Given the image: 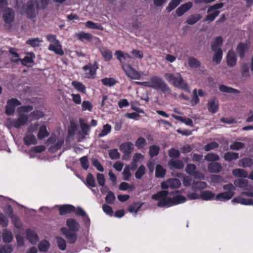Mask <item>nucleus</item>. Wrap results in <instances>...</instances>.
<instances>
[{
	"instance_id": "obj_21",
	"label": "nucleus",
	"mask_w": 253,
	"mask_h": 253,
	"mask_svg": "<svg viewBox=\"0 0 253 253\" xmlns=\"http://www.w3.org/2000/svg\"><path fill=\"white\" fill-rule=\"evenodd\" d=\"M28 120L27 116L21 114L16 121H13L12 122L13 126L16 128H19L21 126L25 124Z\"/></svg>"
},
{
	"instance_id": "obj_48",
	"label": "nucleus",
	"mask_w": 253,
	"mask_h": 253,
	"mask_svg": "<svg viewBox=\"0 0 253 253\" xmlns=\"http://www.w3.org/2000/svg\"><path fill=\"white\" fill-rule=\"evenodd\" d=\"M246 144L244 143L235 141L230 145V149L232 150L238 151L244 148Z\"/></svg>"
},
{
	"instance_id": "obj_59",
	"label": "nucleus",
	"mask_w": 253,
	"mask_h": 253,
	"mask_svg": "<svg viewBox=\"0 0 253 253\" xmlns=\"http://www.w3.org/2000/svg\"><path fill=\"white\" fill-rule=\"evenodd\" d=\"M12 250L13 248L10 245H0V253H11Z\"/></svg>"
},
{
	"instance_id": "obj_20",
	"label": "nucleus",
	"mask_w": 253,
	"mask_h": 253,
	"mask_svg": "<svg viewBox=\"0 0 253 253\" xmlns=\"http://www.w3.org/2000/svg\"><path fill=\"white\" fill-rule=\"evenodd\" d=\"M60 214L64 215L73 212L75 210V207L71 205H65L59 207Z\"/></svg>"
},
{
	"instance_id": "obj_11",
	"label": "nucleus",
	"mask_w": 253,
	"mask_h": 253,
	"mask_svg": "<svg viewBox=\"0 0 253 253\" xmlns=\"http://www.w3.org/2000/svg\"><path fill=\"white\" fill-rule=\"evenodd\" d=\"M2 18L6 24H11L14 21L15 18L14 10L9 7L4 8L2 12Z\"/></svg>"
},
{
	"instance_id": "obj_5",
	"label": "nucleus",
	"mask_w": 253,
	"mask_h": 253,
	"mask_svg": "<svg viewBox=\"0 0 253 253\" xmlns=\"http://www.w3.org/2000/svg\"><path fill=\"white\" fill-rule=\"evenodd\" d=\"M21 102L17 98H11L6 102L5 111H15V108L18 107L16 111H32L33 107L30 105L20 106Z\"/></svg>"
},
{
	"instance_id": "obj_34",
	"label": "nucleus",
	"mask_w": 253,
	"mask_h": 253,
	"mask_svg": "<svg viewBox=\"0 0 253 253\" xmlns=\"http://www.w3.org/2000/svg\"><path fill=\"white\" fill-rule=\"evenodd\" d=\"M80 127L82 131L81 134L84 135H87L89 133V126L84 122V120L82 119H80Z\"/></svg>"
},
{
	"instance_id": "obj_36",
	"label": "nucleus",
	"mask_w": 253,
	"mask_h": 253,
	"mask_svg": "<svg viewBox=\"0 0 253 253\" xmlns=\"http://www.w3.org/2000/svg\"><path fill=\"white\" fill-rule=\"evenodd\" d=\"M72 85L78 91H80L83 93H85L86 87L82 83L75 81L72 82Z\"/></svg>"
},
{
	"instance_id": "obj_1",
	"label": "nucleus",
	"mask_w": 253,
	"mask_h": 253,
	"mask_svg": "<svg viewBox=\"0 0 253 253\" xmlns=\"http://www.w3.org/2000/svg\"><path fill=\"white\" fill-rule=\"evenodd\" d=\"M182 191L176 190L170 193V194H176L172 198H171L168 196L169 193V191L163 190L153 195L152 199L159 201L157 205L159 207H170L174 205H178L184 203L186 201V198L179 194L182 193Z\"/></svg>"
},
{
	"instance_id": "obj_12",
	"label": "nucleus",
	"mask_w": 253,
	"mask_h": 253,
	"mask_svg": "<svg viewBox=\"0 0 253 253\" xmlns=\"http://www.w3.org/2000/svg\"><path fill=\"white\" fill-rule=\"evenodd\" d=\"M122 67L126 74L128 77L134 80L140 79L141 77L140 74L136 70L132 68L131 66L126 64L124 65Z\"/></svg>"
},
{
	"instance_id": "obj_16",
	"label": "nucleus",
	"mask_w": 253,
	"mask_h": 253,
	"mask_svg": "<svg viewBox=\"0 0 253 253\" xmlns=\"http://www.w3.org/2000/svg\"><path fill=\"white\" fill-rule=\"evenodd\" d=\"M192 6V3L190 1L184 3L178 7L176 10V14L180 17L188 11Z\"/></svg>"
},
{
	"instance_id": "obj_15",
	"label": "nucleus",
	"mask_w": 253,
	"mask_h": 253,
	"mask_svg": "<svg viewBox=\"0 0 253 253\" xmlns=\"http://www.w3.org/2000/svg\"><path fill=\"white\" fill-rule=\"evenodd\" d=\"M227 64L228 66L233 67L237 63V56L233 50H230L226 57Z\"/></svg>"
},
{
	"instance_id": "obj_28",
	"label": "nucleus",
	"mask_w": 253,
	"mask_h": 253,
	"mask_svg": "<svg viewBox=\"0 0 253 253\" xmlns=\"http://www.w3.org/2000/svg\"><path fill=\"white\" fill-rule=\"evenodd\" d=\"M76 37L78 40L82 42H84V40L90 42L93 38V36L91 34L85 33L83 31L76 34Z\"/></svg>"
},
{
	"instance_id": "obj_6",
	"label": "nucleus",
	"mask_w": 253,
	"mask_h": 253,
	"mask_svg": "<svg viewBox=\"0 0 253 253\" xmlns=\"http://www.w3.org/2000/svg\"><path fill=\"white\" fill-rule=\"evenodd\" d=\"M38 9H40V6L38 0H30L28 1L25 9L27 18L30 19L35 18Z\"/></svg>"
},
{
	"instance_id": "obj_58",
	"label": "nucleus",
	"mask_w": 253,
	"mask_h": 253,
	"mask_svg": "<svg viewBox=\"0 0 253 253\" xmlns=\"http://www.w3.org/2000/svg\"><path fill=\"white\" fill-rule=\"evenodd\" d=\"M205 159L209 162L217 161L219 160V157L213 153H209L205 156Z\"/></svg>"
},
{
	"instance_id": "obj_50",
	"label": "nucleus",
	"mask_w": 253,
	"mask_h": 253,
	"mask_svg": "<svg viewBox=\"0 0 253 253\" xmlns=\"http://www.w3.org/2000/svg\"><path fill=\"white\" fill-rule=\"evenodd\" d=\"M49 247L50 243L48 241L42 240L40 242L39 245V249L41 252H46L48 250Z\"/></svg>"
},
{
	"instance_id": "obj_23",
	"label": "nucleus",
	"mask_w": 253,
	"mask_h": 253,
	"mask_svg": "<svg viewBox=\"0 0 253 253\" xmlns=\"http://www.w3.org/2000/svg\"><path fill=\"white\" fill-rule=\"evenodd\" d=\"M223 39L221 36H218L213 40L211 43V48L212 51L218 50V48L222 45Z\"/></svg>"
},
{
	"instance_id": "obj_9",
	"label": "nucleus",
	"mask_w": 253,
	"mask_h": 253,
	"mask_svg": "<svg viewBox=\"0 0 253 253\" xmlns=\"http://www.w3.org/2000/svg\"><path fill=\"white\" fill-rule=\"evenodd\" d=\"M133 148V144L130 142H126L121 144L120 150L124 153L123 160H127L130 159Z\"/></svg>"
},
{
	"instance_id": "obj_61",
	"label": "nucleus",
	"mask_w": 253,
	"mask_h": 253,
	"mask_svg": "<svg viewBox=\"0 0 253 253\" xmlns=\"http://www.w3.org/2000/svg\"><path fill=\"white\" fill-rule=\"evenodd\" d=\"M123 174L124 175V179L125 180L128 181L129 180V178L131 176V174L130 172V168L129 166L125 167L123 172Z\"/></svg>"
},
{
	"instance_id": "obj_35",
	"label": "nucleus",
	"mask_w": 253,
	"mask_h": 253,
	"mask_svg": "<svg viewBox=\"0 0 253 253\" xmlns=\"http://www.w3.org/2000/svg\"><path fill=\"white\" fill-rule=\"evenodd\" d=\"M219 89L220 91L223 92L229 93H239L240 91L233 88L232 87H228L225 85L222 84L219 86Z\"/></svg>"
},
{
	"instance_id": "obj_33",
	"label": "nucleus",
	"mask_w": 253,
	"mask_h": 253,
	"mask_svg": "<svg viewBox=\"0 0 253 253\" xmlns=\"http://www.w3.org/2000/svg\"><path fill=\"white\" fill-rule=\"evenodd\" d=\"M224 158L225 161L231 162L238 159L239 158V154L233 152H226L224 154Z\"/></svg>"
},
{
	"instance_id": "obj_43",
	"label": "nucleus",
	"mask_w": 253,
	"mask_h": 253,
	"mask_svg": "<svg viewBox=\"0 0 253 253\" xmlns=\"http://www.w3.org/2000/svg\"><path fill=\"white\" fill-rule=\"evenodd\" d=\"M200 196L203 200H211L214 198L215 194L211 191L205 190L201 193Z\"/></svg>"
},
{
	"instance_id": "obj_24",
	"label": "nucleus",
	"mask_w": 253,
	"mask_h": 253,
	"mask_svg": "<svg viewBox=\"0 0 253 253\" xmlns=\"http://www.w3.org/2000/svg\"><path fill=\"white\" fill-rule=\"evenodd\" d=\"M232 174L236 177L245 178L248 177V172L243 169H236L232 170Z\"/></svg>"
},
{
	"instance_id": "obj_52",
	"label": "nucleus",
	"mask_w": 253,
	"mask_h": 253,
	"mask_svg": "<svg viewBox=\"0 0 253 253\" xmlns=\"http://www.w3.org/2000/svg\"><path fill=\"white\" fill-rule=\"evenodd\" d=\"M147 145V142L142 137H139L136 141L135 145L138 149L143 148Z\"/></svg>"
},
{
	"instance_id": "obj_47",
	"label": "nucleus",
	"mask_w": 253,
	"mask_h": 253,
	"mask_svg": "<svg viewBox=\"0 0 253 253\" xmlns=\"http://www.w3.org/2000/svg\"><path fill=\"white\" fill-rule=\"evenodd\" d=\"M85 26L90 29L103 30V27L100 24L94 23L91 21H88L85 23Z\"/></svg>"
},
{
	"instance_id": "obj_2",
	"label": "nucleus",
	"mask_w": 253,
	"mask_h": 253,
	"mask_svg": "<svg viewBox=\"0 0 253 253\" xmlns=\"http://www.w3.org/2000/svg\"><path fill=\"white\" fill-rule=\"evenodd\" d=\"M166 79L173 86L183 89L185 90L188 89V85L183 79L180 74L174 75L171 73H167L165 75Z\"/></svg>"
},
{
	"instance_id": "obj_3",
	"label": "nucleus",
	"mask_w": 253,
	"mask_h": 253,
	"mask_svg": "<svg viewBox=\"0 0 253 253\" xmlns=\"http://www.w3.org/2000/svg\"><path fill=\"white\" fill-rule=\"evenodd\" d=\"M166 79L173 86L183 89L185 90L188 89V85L183 79L180 74L174 75L171 73H167L165 75Z\"/></svg>"
},
{
	"instance_id": "obj_30",
	"label": "nucleus",
	"mask_w": 253,
	"mask_h": 253,
	"mask_svg": "<svg viewBox=\"0 0 253 253\" xmlns=\"http://www.w3.org/2000/svg\"><path fill=\"white\" fill-rule=\"evenodd\" d=\"M202 18V16L200 14H192L186 20L185 23L188 25H193L197 23Z\"/></svg>"
},
{
	"instance_id": "obj_45",
	"label": "nucleus",
	"mask_w": 253,
	"mask_h": 253,
	"mask_svg": "<svg viewBox=\"0 0 253 253\" xmlns=\"http://www.w3.org/2000/svg\"><path fill=\"white\" fill-rule=\"evenodd\" d=\"M207 187V184L204 181L193 182L192 184V188L194 190H202Z\"/></svg>"
},
{
	"instance_id": "obj_14",
	"label": "nucleus",
	"mask_w": 253,
	"mask_h": 253,
	"mask_svg": "<svg viewBox=\"0 0 253 253\" xmlns=\"http://www.w3.org/2000/svg\"><path fill=\"white\" fill-rule=\"evenodd\" d=\"M30 56H26L24 57L23 59L18 58L16 60H13L12 61L15 63L20 61L23 66H31L30 64L33 63V59L35 57V56L34 53L33 52L30 53Z\"/></svg>"
},
{
	"instance_id": "obj_10",
	"label": "nucleus",
	"mask_w": 253,
	"mask_h": 253,
	"mask_svg": "<svg viewBox=\"0 0 253 253\" xmlns=\"http://www.w3.org/2000/svg\"><path fill=\"white\" fill-rule=\"evenodd\" d=\"M180 180L176 178H170L161 183V187L163 189L177 188L180 187Z\"/></svg>"
},
{
	"instance_id": "obj_26",
	"label": "nucleus",
	"mask_w": 253,
	"mask_h": 253,
	"mask_svg": "<svg viewBox=\"0 0 253 253\" xmlns=\"http://www.w3.org/2000/svg\"><path fill=\"white\" fill-rule=\"evenodd\" d=\"M208 170L212 173H218L221 171L222 167L221 165L218 163H211L208 166Z\"/></svg>"
},
{
	"instance_id": "obj_13",
	"label": "nucleus",
	"mask_w": 253,
	"mask_h": 253,
	"mask_svg": "<svg viewBox=\"0 0 253 253\" xmlns=\"http://www.w3.org/2000/svg\"><path fill=\"white\" fill-rule=\"evenodd\" d=\"M61 231L66 237L69 243L72 244L76 242L77 236L76 232L69 231V230L66 228H62Z\"/></svg>"
},
{
	"instance_id": "obj_37",
	"label": "nucleus",
	"mask_w": 253,
	"mask_h": 253,
	"mask_svg": "<svg viewBox=\"0 0 253 253\" xmlns=\"http://www.w3.org/2000/svg\"><path fill=\"white\" fill-rule=\"evenodd\" d=\"M213 51L214 52L212 58L213 61L216 64L220 63L222 58V50L221 48H218V50Z\"/></svg>"
},
{
	"instance_id": "obj_25",
	"label": "nucleus",
	"mask_w": 253,
	"mask_h": 253,
	"mask_svg": "<svg viewBox=\"0 0 253 253\" xmlns=\"http://www.w3.org/2000/svg\"><path fill=\"white\" fill-rule=\"evenodd\" d=\"M169 165L171 169L172 168L182 169L184 167V164L182 161L173 159L169 161Z\"/></svg>"
},
{
	"instance_id": "obj_18",
	"label": "nucleus",
	"mask_w": 253,
	"mask_h": 253,
	"mask_svg": "<svg viewBox=\"0 0 253 253\" xmlns=\"http://www.w3.org/2000/svg\"><path fill=\"white\" fill-rule=\"evenodd\" d=\"M66 225L69 231L76 232L79 231L80 224L74 219L69 218L66 220Z\"/></svg>"
},
{
	"instance_id": "obj_62",
	"label": "nucleus",
	"mask_w": 253,
	"mask_h": 253,
	"mask_svg": "<svg viewBox=\"0 0 253 253\" xmlns=\"http://www.w3.org/2000/svg\"><path fill=\"white\" fill-rule=\"evenodd\" d=\"M224 190L226 191V193L232 194V196L233 197L234 195V191L236 189L235 186L229 183L223 186Z\"/></svg>"
},
{
	"instance_id": "obj_38",
	"label": "nucleus",
	"mask_w": 253,
	"mask_h": 253,
	"mask_svg": "<svg viewBox=\"0 0 253 253\" xmlns=\"http://www.w3.org/2000/svg\"><path fill=\"white\" fill-rule=\"evenodd\" d=\"M188 66L191 68H198L201 66L200 62L196 58L190 57L188 59Z\"/></svg>"
},
{
	"instance_id": "obj_29",
	"label": "nucleus",
	"mask_w": 253,
	"mask_h": 253,
	"mask_svg": "<svg viewBox=\"0 0 253 253\" xmlns=\"http://www.w3.org/2000/svg\"><path fill=\"white\" fill-rule=\"evenodd\" d=\"M2 236L3 241L5 243L11 242L13 238L11 232L6 229L2 231Z\"/></svg>"
},
{
	"instance_id": "obj_7",
	"label": "nucleus",
	"mask_w": 253,
	"mask_h": 253,
	"mask_svg": "<svg viewBox=\"0 0 253 253\" xmlns=\"http://www.w3.org/2000/svg\"><path fill=\"white\" fill-rule=\"evenodd\" d=\"M151 82L152 88L155 89H161L164 93L169 91V88L162 78L157 76H153L151 78Z\"/></svg>"
},
{
	"instance_id": "obj_41",
	"label": "nucleus",
	"mask_w": 253,
	"mask_h": 253,
	"mask_svg": "<svg viewBox=\"0 0 253 253\" xmlns=\"http://www.w3.org/2000/svg\"><path fill=\"white\" fill-rule=\"evenodd\" d=\"M101 82L104 85L112 87L116 84L117 81L113 78H105L101 80Z\"/></svg>"
},
{
	"instance_id": "obj_31",
	"label": "nucleus",
	"mask_w": 253,
	"mask_h": 253,
	"mask_svg": "<svg viewBox=\"0 0 253 253\" xmlns=\"http://www.w3.org/2000/svg\"><path fill=\"white\" fill-rule=\"evenodd\" d=\"M101 55L106 61H109L112 58V51L106 47H103L100 49Z\"/></svg>"
},
{
	"instance_id": "obj_56",
	"label": "nucleus",
	"mask_w": 253,
	"mask_h": 253,
	"mask_svg": "<svg viewBox=\"0 0 253 253\" xmlns=\"http://www.w3.org/2000/svg\"><path fill=\"white\" fill-rule=\"evenodd\" d=\"M111 126L108 124L103 126V129L101 132L99 133L98 136L101 137L107 135L111 130Z\"/></svg>"
},
{
	"instance_id": "obj_8",
	"label": "nucleus",
	"mask_w": 253,
	"mask_h": 253,
	"mask_svg": "<svg viewBox=\"0 0 253 253\" xmlns=\"http://www.w3.org/2000/svg\"><path fill=\"white\" fill-rule=\"evenodd\" d=\"M98 68L97 63L95 62L94 63H89L84 65L83 68L84 71V77L87 79H94L96 76V72Z\"/></svg>"
},
{
	"instance_id": "obj_49",
	"label": "nucleus",
	"mask_w": 253,
	"mask_h": 253,
	"mask_svg": "<svg viewBox=\"0 0 253 253\" xmlns=\"http://www.w3.org/2000/svg\"><path fill=\"white\" fill-rule=\"evenodd\" d=\"M49 133L47 131L45 126H42L40 127L39 132L38 134L39 139H42L43 138L48 136Z\"/></svg>"
},
{
	"instance_id": "obj_32",
	"label": "nucleus",
	"mask_w": 253,
	"mask_h": 253,
	"mask_svg": "<svg viewBox=\"0 0 253 253\" xmlns=\"http://www.w3.org/2000/svg\"><path fill=\"white\" fill-rule=\"evenodd\" d=\"M209 111H217L218 108V101L215 97L211 98L208 102Z\"/></svg>"
},
{
	"instance_id": "obj_44",
	"label": "nucleus",
	"mask_w": 253,
	"mask_h": 253,
	"mask_svg": "<svg viewBox=\"0 0 253 253\" xmlns=\"http://www.w3.org/2000/svg\"><path fill=\"white\" fill-rule=\"evenodd\" d=\"M182 0H171L168 6L166 7L168 12H170L174 9L181 2Z\"/></svg>"
},
{
	"instance_id": "obj_46",
	"label": "nucleus",
	"mask_w": 253,
	"mask_h": 253,
	"mask_svg": "<svg viewBox=\"0 0 253 253\" xmlns=\"http://www.w3.org/2000/svg\"><path fill=\"white\" fill-rule=\"evenodd\" d=\"M85 184L88 187H94L96 186L94 177L91 173H88L86 176Z\"/></svg>"
},
{
	"instance_id": "obj_51",
	"label": "nucleus",
	"mask_w": 253,
	"mask_h": 253,
	"mask_svg": "<svg viewBox=\"0 0 253 253\" xmlns=\"http://www.w3.org/2000/svg\"><path fill=\"white\" fill-rule=\"evenodd\" d=\"M56 241L57 246L62 251H65L66 249V241L60 237H56Z\"/></svg>"
},
{
	"instance_id": "obj_17",
	"label": "nucleus",
	"mask_w": 253,
	"mask_h": 253,
	"mask_svg": "<svg viewBox=\"0 0 253 253\" xmlns=\"http://www.w3.org/2000/svg\"><path fill=\"white\" fill-rule=\"evenodd\" d=\"M249 47L247 43L243 42L238 43L236 50L241 59H243L245 57V53L249 50Z\"/></svg>"
},
{
	"instance_id": "obj_42",
	"label": "nucleus",
	"mask_w": 253,
	"mask_h": 253,
	"mask_svg": "<svg viewBox=\"0 0 253 253\" xmlns=\"http://www.w3.org/2000/svg\"><path fill=\"white\" fill-rule=\"evenodd\" d=\"M24 139L25 143L27 145L36 144L37 143L36 137L33 134H29L27 135Z\"/></svg>"
},
{
	"instance_id": "obj_27",
	"label": "nucleus",
	"mask_w": 253,
	"mask_h": 253,
	"mask_svg": "<svg viewBox=\"0 0 253 253\" xmlns=\"http://www.w3.org/2000/svg\"><path fill=\"white\" fill-rule=\"evenodd\" d=\"M55 45L50 44L48 46V49L51 51H54L56 54L62 56L64 55V52L62 49L61 45L59 42L58 44H55Z\"/></svg>"
},
{
	"instance_id": "obj_19",
	"label": "nucleus",
	"mask_w": 253,
	"mask_h": 253,
	"mask_svg": "<svg viewBox=\"0 0 253 253\" xmlns=\"http://www.w3.org/2000/svg\"><path fill=\"white\" fill-rule=\"evenodd\" d=\"M27 239L32 244H35L38 241L39 238L37 234L35 231L27 229L26 232Z\"/></svg>"
},
{
	"instance_id": "obj_54",
	"label": "nucleus",
	"mask_w": 253,
	"mask_h": 253,
	"mask_svg": "<svg viewBox=\"0 0 253 253\" xmlns=\"http://www.w3.org/2000/svg\"><path fill=\"white\" fill-rule=\"evenodd\" d=\"M160 147L156 145L151 146L149 147V155L151 158L157 156L159 153Z\"/></svg>"
},
{
	"instance_id": "obj_40",
	"label": "nucleus",
	"mask_w": 253,
	"mask_h": 253,
	"mask_svg": "<svg viewBox=\"0 0 253 253\" xmlns=\"http://www.w3.org/2000/svg\"><path fill=\"white\" fill-rule=\"evenodd\" d=\"M232 197V194L225 192L217 194L215 197V199L218 201H224L230 200Z\"/></svg>"
},
{
	"instance_id": "obj_4",
	"label": "nucleus",
	"mask_w": 253,
	"mask_h": 253,
	"mask_svg": "<svg viewBox=\"0 0 253 253\" xmlns=\"http://www.w3.org/2000/svg\"><path fill=\"white\" fill-rule=\"evenodd\" d=\"M234 184L235 186L246 190L242 192V195L253 198V185L250 184L248 180L245 178H239L234 181Z\"/></svg>"
},
{
	"instance_id": "obj_53",
	"label": "nucleus",
	"mask_w": 253,
	"mask_h": 253,
	"mask_svg": "<svg viewBox=\"0 0 253 253\" xmlns=\"http://www.w3.org/2000/svg\"><path fill=\"white\" fill-rule=\"evenodd\" d=\"M166 174V170L160 165L156 166L155 175L157 177H163Z\"/></svg>"
},
{
	"instance_id": "obj_60",
	"label": "nucleus",
	"mask_w": 253,
	"mask_h": 253,
	"mask_svg": "<svg viewBox=\"0 0 253 253\" xmlns=\"http://www.w3.org/2000/svg\"><path fill=\"white\" fill-rule=\"evenodd\" d=\"M145 168L143 165L140 166L136 172H135V176L137 179H140L143 175L145 173Z\"/></svg>"
},
{
	"instance_id": "obj_22",
	"label": "nucleus",
	"mask_w": 253,
	"mask_h": 253,
	"mask_svg": "<svg viewBox=\"0 0 253 253\" xmlns=\"http://www.w3.org/2000/svg\"><path fill=\"white\" fill-rule=\"evenodd\" d=\"M232 202L234 203H239L245 205H253V200L252 199L244 198L241 196L234 198Z\"/></svg>"
},
{
	"instance_id": "obj_55",
	"label": "nucleus",
	"mask_w": 253,
	"mask_h": 253,
	"mask_svg": "<svg viewBox=\"0 0 253 253\" xmlns=\"http://www.w3.org/2000/svg\"><path fill=\"white\" fill-rule=\"evenodd\" d=\"M142 206V204L139 203H135L129 206L128 208V211L130 212H134L135 213L137 212L139 210Z\"/></svg>"
},
{
	"instance_id": "obj_63",
	"label": "nucleus",
	"mask_w": 253,
	"mask_h": 253,
	"mask_svg": "<svg viewBox=\"0 0 253 253\" xmlns=\"http://www.w3.org/2000/svg\"><path fill=\"white\" fill-rule=\"evenodd\" d=\"M109 155L111 159L116 160L120 157V153L116 149H112L109 151Z\"/></svg>"
},
{
	"instance_id": "obj_64",
	"label": "nucleus",
	"mask_w": 253,
	"mask_h": 253,
	"mask_svg": "<svg viewBox=\"0 0 253 253\" xmlns=\"http://www.w3.org/2000/svg\"><path fill=\"white\" fill-rule=\"evenodd\" d=\"M91 162L92 163V165L96 168V169L101 172H103L104 171V168L101 164L99 163V162L95 158H92L91 160Z\"/></svg>"
},
{
	"instance_id": "obj_39",
	"label": "nucleus",
	"mask_w": 253,
	"mask_h": 253,
	"mask_svg": "<svg viewBox=\"0 0 253 253\" xmlns=\"http://www.w3.org/2000/svg\"><path fill=\"white\" fill-rule=\"evenodd\" d=\"M239 164L243 168H250L253 164V160L250 158H245L239 160Z\"/></svg>"
},
{
	"instance_id": "obj_57",
	"label": "nucleus",
	"mask_w": 253,
	"mask_h": 253,
	"mask_svg": "<svg viewBox=\"0 0 253 253\" xmlns=\"http://www.w3.org/2000/svg\"><path fill=\"white\" fill-rule=\"evenodd\" d=\"M42 41L40 40L39 38L30 39L27 40L26 43L30 45L32 47H38L40 45V43L42 42Z\"/></svg>"
}]
</instances>
